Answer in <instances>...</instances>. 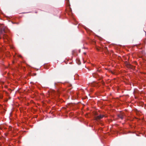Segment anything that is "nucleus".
Masks as SVG:
<instances>
[{
  "label": "nucleus",
  "instance_id": "f257e3e1",
  "mask_svg": "<svg viewBox=\"0 0 146 146\" xmlns=\"http://www.w3.org/2000/svg\"><path fill=\"white\" fill-rule=\"evenodd\" d=\"M5 29H1V33L3 35V38H7V36L5 34H4L5 33Z\"/></svg>",
  "mask_w": 146,
  "mask_h": 146
},
{
  "label": "nucleus",
  "instance_id": "f03ea898",
  "mask_svg": "<svg viewBox=\"0 0 146 146\" xmlns=\"http://www.w3.org/2000/svg\"><path fill=\"white\" fill-rule=\"evenodd\" d=\"M104 116L103 115H99L98 116L96 117V120H99L100 119L102 118L103 117H104Z\"/></svg>",
  "mask_w": 146,
  "mask_h": 146
},
{
  "label": "nucleus",
  "instance_id": "7ed1b4c3",
  "mask_svg": "<svg viewBox=\"0 0 146 146\" xmlns=\"http://www.w3.org/2000/svg\"><path fill=\"white\" fill-rule=\"evenodd\" d=\"M118 117L119 118H120L121 119H123L124 118V116L123 115L120 114L118 115Z\"/></svg>",
  "mask_w": 146,
  "mask_h": 146
},
{
  "label": "nucleus",
  "instance_id": "20e7f679",
  "mask_svg": "<svg viewBox=\"0 0 146 146\" xmlns=\"http://www.w3.org/2000/svg\"><path fill=\"white\" fill-rule=\"evenodd\" d=\"M145 32V33H146V31H144Z\"/></svg>",
  "mask_w": 146,
  "mask_h": 146
}]
</instances>
